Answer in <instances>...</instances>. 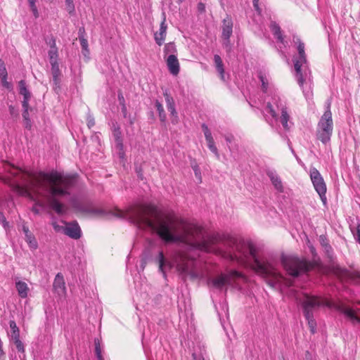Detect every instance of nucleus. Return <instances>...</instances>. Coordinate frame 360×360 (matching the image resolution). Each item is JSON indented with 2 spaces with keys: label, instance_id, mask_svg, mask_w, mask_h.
Masks as SVG:
<instances>
[{
  "label": "nucleus",
  "instance_id": "obj_1",
  "mask_svg": "<svg viewBox=\"0 0 360 360\" xmlns=\"http://www.w3.org/2000/svg\"><path fill=\"white\" fill-rule=\"evenodd\" d=\"M128 217L139 229L155 231L167 243H180L186 246L187 252L175 251L171 260L165 257L162 251L159 252L157 261L164 276L167 269L176 266L183 280L200 278L201 274L196 267L195 252L200 250L223 256L228 254L231 260L251 261L255 271L269 278L267 283L274 288L292 285L290 279L278 271L274 259L258 255L256 247L251 242L219 234L205 239L202 227L187 223L174 214L162 213L153 205L131 207L128 211Z\"/></svg>",
  "mask_w": 360,
  "mask_h": 360
},
{
  "label": "nucleus",
  "instance_id": "obj_2",
  "mask_svg": "<svg viewBox=\"0 0 360 360\" xmlns=\"http://www.w3.org/2000/svg\"><path fill=\"white\" fill-rule=\"evenodd\" d=\"M76 178L72 175H63L57 171L40 172L34 179V188L40 190L39 195L44 198L51 209L57 214L64 213V205L58 198L70 195V189L75 186Z\"/></svg>",
  "mask_w": 360,
  "mask_h": 360
},
{
  "label": "nucleus",
  "instance_id": "obj_3",
  "mask_svg": "<svg viewBox=\"0 0 360 360\" xmlns=\"http://www.w3.org/2000/svg\"><path fill=\"white\" fill-rule=\"evenodd\" d=\"M290 296L293 297L297 303L300 304L302 308L304 316L307 321L309 328L312 334L316 331V321L314 319V313L321 306H330L326 301L320 300L318 297L303 294L302 297L300 295L292 290H290Z\"/></svg>",
  "mask_w": 360,
  "mask_h": 360
},
{
  "label": "nucleus",
  "instance_id": "obj_4",
  "mask_svg": "<svg viewBox=\"0 0 360 360\" xmlns=\"http://www.w3.org/2000/svg\"><path fill=\"white\" fill-rule=\"evenodd\" d=\"M292 41L297 45V55L294 56L292 60L295 70V77L301 88H303L304 82L310 79L311 71L309 70L307 56L305 53V46L304 42L296 35L292 37Z\"/></svg>",
  "mask_w": 360,
  "mask_h": 360
},
{
  "label": "nucleus",
  "instance_id": "obj_5",
  "mask_svg": "<svg viewBox=\"0 0 360 360\" xmlns=\"http://www.w3.org/2000/svg\"><path fill=\"white\" fill-rule=\"evenodd\" d=\"M281 262L287 273L292 277H298L301 274L310 271L313 264L304 259L282 255Z\"/></svg>",
  "mask_w": 360,
  "mask_h": 360
},
{
  "label": "nucleus",
  "instance_id": "obj_6",
  "mask_svg": "<svg viewBox=\"0 0 360 360\" xmlns=\"http://www.w3.org/2000/svg\"><path fill=\"white\" fill-rule=\"evenodd\" d=\"M333 124L332 112L330 111V103H328L327 108L321 116L319 123L316 136L323 144H326L330 140L333 133Z\"/></svg>",
  "mask_w": 360,
  "mask_h": 360
},
{
  "label": "nucleus",
  "instance_id": "obj_7",
  "mask_svg": "<svg viewBox=\"0 0 360 360\" xmlns=\"http://www.w3.org/2000/svg\"><path fill=\"white\" fill-rule=\"evenodd\" d=\"M266 110L269 112L274 118L277 117V111H281V116L280 117V122L283 125V128L288 129V120L290 116L287 111V108L285 103L281 101L280 97L274 96L271 102H268L266 107Z\"/></svg>",
  "mask_w": 360,
  "mask_h": 360
},
{
  "label": "nucleus",
  "instance_id": "obj_8",
  "mask_svg": "<svg viewBox=\"0 0 360 360\" xmlns=\"http://www.w3.org/2000/svg\"><path fill=\"white\" fill-rule=\"evenodd\" d=\"M71 203L72 207L77 211L94 216H103L105 214V211L103 209L96 207L89 200H77L75 198H72Z\"/></svg>",
  "mask_w": 360,
  "mask_h": 360
},
{
  "label": "nucleus",
  "instance_id": "obj_9",
  "mask_svg": "<svg viewBox=\"0 0 360 360\" xmlns=\"http://www.w3.org/2000/svg\"><path fill=\"white\" fill-rule=\"evenodd\" d=\"M244 276L242 273L236 271L231 270L229 274H222L217 277L209 280L210 283L214 288L221 290L225 285H230L235 278H243Z\"/></svg>",
  "mask_w": 360,
  "mask_h": 360
},
{
  "label": "nucleus",
  "instance_id": "obj_10",
  "mask_svg": "<svg viewBox=\"0 0 360 360\" xmlns=\"http://www.w3.org/2000/svg\"><path fill=\"white\" fill-rule=\"evenodd\" d=\"M310 178L316 191L318 193L320 198L324 205H327L326 185L321 176L320 172L316 168L310 169Z\"/></svg>",
  "mask_w": 360,
  "mask_h": 360
},
{
  "label": "nucleus",
  "instance_id": "obj_11",
  "mask_svg": "<svg viewBox=\"0 0 360 360\" xmlns=\"http://www.w3.org/2000/svg\"><path fill=\"white\" fill-rule=\"evenodd\" d=\"M334 274L343 283L360 284V273L358 271H349L337 266L334 268Z\"/></svg>",
  "mask_w": 360,
  "mask_h": 360
},
{
  "label": "nucleus",
  "instance_id": "obj_12",
  "mask_svg": "<svg viewBox=\"0 0 360 360\" xmlns=\"http://www.w3.org/2000/svg\"><path fill=\"white\" fill-rule=\"evenodd\" d=\"M63 232L70 238L75 240L80 238L82 236L81 229L76 221L67 223L63 229Z\"/></svg>",
  "mask_w": 360,
  "mask_h": 360
},
{
  "label": "nucleus",
  "instance_id": "obj_13",
  "mask_svg": "<svg viewBox=\"0 0 360 360\" xmlns=\"http://www.w3.org/2000/svg\"><path fill=\"white\" fill-rule=\"evenodd\" d=\"M112 136L115 141L116 148L119 150V155L120 158L124 157L123 152V142L122 137V131L120 126L117 122H112Z\"/></svg>",
  "mask_w": 360,
  "mask_h": 360
},
{
  "label": "nucleus",
  "instance_id": "obj_14",
  "mask_svg": "<svg viewBox=\"0 0 360 360\" xmlns=\"http://www.w3.org/2000/svg\"><path fill=\"white\" fill-rule=\"evenodd\" d=\"M201 127L204 132L205 140L207 143L208 148L215 155L216 158L219 160L220 158L219 153L215 146L214 141L210 130L209 129L207 124H205V123H203Z\"/></svg>",
  "mask_w": 360,
  "mask_h": 360
},
{
  "label": "nucleus",
  "instance_id": "obj_15",
  "mask_svg": "<svg viewBox=\"0 0 360 360\" xmlns=\"http://www.w3.org/2000/svg\"><path fill=\"white\" fill-rule=\"evenodd\" d=\"M167 25L166 24L165 14L162 13V20L160 23V30L154 34V39L158 46H162L167 35Z\"/></svg>",
  "mask_w": 360,
  "mask_h": 360
},
{
  "label": "nucleus",
  "instance_id": "obj_16",
  "mask_svg": "<svg viewBox=\"0 0 360 360\" xmlns=\"http://www.w3.org/2000/svg\"><path fill=\"white\" fill-rule=\"evenodd\" d=\"M51 72L53 77V89L56 90V89L60 88V77H61V72L59 68V64L58 62L53 61L51 62Z\"/></svg>",
  "mask_w": 360,
  "mask_h": 360
},
{
  "label": "nucleus",
  "instance_id": "obj_17",
  "mask_svg": "<svg viewBox=\"0 0 360 360\" xmlns=\"http://www.w3.org/2000/svg\"><path fill=\"white\" fill-rule=\"evenodd\" d=\"M269 28L278 42L282 44L284 47L288 46V41L284 39L282 31L279 25L275 21H271Z\"/></svg>",
  "mask_w": 360,
  "mask_h": 360
},
{
  "label": "nucleus",
  "instance_id": "obj_18",
  "mask_svg": "<svg viewBox=\"0 0 360 360\" xmlns=\"http://www.w3.org/2000/svg\"><path fill=\"white\" fill-rule=\"evenodd\" d=\"M164 96L167 104V108L170 112L174 119L172 120V123L176 122L178 119V114L175 108V103L174 98L170 96L168 91L166 90L164 92Z\"/></svg>",
  "mask_w": 360,
  "mask_h": 360
},
{
  "label": "nucleus",
  "instance_id": "obj_19",
  "mask_svg": "<svg viewBox=\"0 0 360 360\" xmlns=\"http://www.w3.org/2000/svg\"><path fill=\"white\" fill-rule=\"evenodd\" d=\"M167 65L171 74L176 75L179 72V63L176 56L174 54H171L167 59Z\"/></svg>",
  "mask_w": 360,
  "mask_h": 360
},
{
  "label": "nucleus",
  "instance_id": "obj_20",
  "mask_svg": "<svg viewBox=\"0 0 360 360\" xmlns=\"http://www.w3.org/2000/svg\"><path fill=\"white\" fill-rule=\"evenodd\" d=\"M319 240L327 257L332 260L334 257V252L326 236L321 235L319 238Z\"/></svg>",
  "mask_w": 360,
  "mask_h": 360
},
{
  "label": "nucleus",
  "instance_id": "obj_21",
  "mask_svg": "<svg viewBox=\"0 0 360 360\" xmlns=\"http://www.w3.org/2000/svg\"><path fill=\"white\" fill-rule=\"evenodd\" d=\"M53 290L58 295L63 294L65 292V283L63 276L60 273H58L55 277L53 284Z\"/></svg>",
  "mask_w": 360,
  "mask_h": 360
},
{
  "label": "nucleus",
  "instance_id": "obj_22",
  "mask_svg": "<svg viewBox=\"0 0 360 360\" xmlns=\"http://www.w3.org/2000/svg\"><path fill=\"white\" fill-rule=\"evenodd\" d=\"M19 94L23 96V101H22V106H26L29 103V101L31 98V93L27 88L26 82L22 79L18 82Z\"/></svg>",
  "mask_w": 360,
  "mask_h": 360
},
{
  "label": "nucleus",
  "instance_id": "obj_23",
  "mask_svg": "<svg viewBox=\"0 0 360 360\" xmlns=\"http://www.w3.org/2000/svg\"><path fill=\"white\" fill-rule=\"evenodd\" d=\"M233 32V22L230 18H226L223 20L222 25V34L223 39L230 38Z\"/></svg>",
  "mask_w": 360,
  "mask_h": 360
},
{
  "label": "nucleus",
  "instance_id": "obj_24",
  "mask_svg": "<svg viewBox=\"0 0 360 360\" xmlns=\"http://www.w3.org/2000/svg\"><path fill=\"white\" fill-rule=\"evenodd\" d=\"M267 176L270 179L274 188L278 192H281V193L283 192V184H282L281 179L278 176V175L274 171H269V172H267Z\"/></svg>",
  "mask_w": 360,
  "mask_h": 360
},
{
  "label": "nucleus",
  "instance_id": "obj_25",
  "mask_svg": "<svg viewBox=\"0 0 360 360\" xmlns=\"http://www.w3.org/2000/svg\"><path fill=\"white\" fill-rule=\"evenodd\" d=\"M341 311L348 317L353 323H360V316H359L355 311L347 307H341Z\"/></svg>",
  "mask_w": 360,
  "mask_h": 360
},
{
  "label": "nucleus",
  "instance_id": "obj_26",
  "mask_svg": "<svg viewBox=\"0 0 360 360\" xmlns=\"http://www.w3.org/2000/svg\"><path fill=\"white\" fill-rule=\"evenodd\" d=\"M15 288L17 289L18 295L21 298H26L27 297L29 288L25 282L21 281L16 282Z\"/></svg>",
  "mask_w": 360,
  "mask_h": 360
},
{
  "label": "nucleus",
  "instance_id": "obj_27",
  "mask_svg": "<svg viewBox=\"0 0 360 360\" xmlns=\"http://www.w3.org/2000/svg\"><path fill=\"white\" fill-rule=\"evenodd\" d=\"M214 61L215 63L216 69L223 81H225V74H224V64L221 57L219 55H214Z\"/></svg>",
  "mask_w": 360,
  "mask_h": 360
},
{
  "label": "nucleus",
  "instance_id": "obj_28",
  "mask_svg": "<svg viewBox=\"0 0 360 360\" xmlns=\"http://www.w3.org/2000/svg\"><path fill=\"white\" fill-rule=\"evenodd\" d=\"M23 232L25 233V237L27 238V242H28L32 248H37V242L35 238L32 236V235L30 233L29 229L26 226H23L22 227Z\"/></svg>",
  "mask_w": 360,
  "mask_h": 360
},
{
  "label": "nucleus",
  "instance_id": "obj_29",
  "mask_svg": "<svg viewBox=\"0 0 360 360\" xmlns=\"http://www.w3.org/2000/svg\"><path fill=\"white\" fill-rule=\"evenodd\" d=\"M258 77L259 81L262 83V90L263 92L266 93L269 88V79L266 75L262 72H259L258 74Z\"/></svg>",
  "mask_w": 360,
  "mask_h": 360
},
{
  "label": "nucleus",
  "instance_id": "obj_30",
  "mask_svg": "<svg viewBox=\"0 0 360 360\" xmlns=\"http://www.w3.org/2000/svg\"><path fill=\"white\" fill-rule=\"evenodd\" d=\"M155 105L156 107L157 111L158 112L160 121L162 122H165L166 120L167 117L163 105L158 100L155 101Z\"/></svg>",
  "mask_w": 360,
  "mask_h": 360
},
{
  "label": "nucleus",
  "instance_id": "obj_31",
  "mask_svg": "<svg viewBox=\"0 0 360 360\" xmlns=\"http://www.w3.org/2000/svg\"><path fill=\"white\" fill-rule=\"evenodd\" d=\"M48 56L49 58V62H56L58 59V48L56 46L53 45L52 48H51L48 51Z\"/></svg>",
  "mask_w": 360,
  "mask_h": 360
},
{
  "label": "nucleus",
  "instance_id": "obj_32",
  "mask_svg": "<svg viewBox=\"0 0 360 360\" xmlns=\"http://www.w3.org/2000/svg\"><path fill=\"white\" fill-rule=\"evenodd\" d=\"M95 353L97 358V360H104L102 354H101V348L100 345V340L98 339H95Z\"/></svg>",
  "mask_w": 360,
  "mask_h": 360
},
{
  "label": "nucleus",
  "instance_id": "obj_33",
  "mask_svg": "<svg viewBox=\"0 0 360 360\" xmlns=\"http://www.w3.org/2000/svg\"><path fill=\"white\" fill-rule=\"evenodd\" d=\"M355 240L360 244V224H358L356 228L351 229Z\"/></svg>",
  "mask_w": 360,
  "mask_h": 360
},
{
  "label": "nucleus",
  "instance_id": "obj_34",
  "mask_svg": "<svg viewBox=\"0 0 360 360\" xmlns=\"http://www.w3.org/2000/svg\"><path fill=\"white\" fill-rule=\"evenodd\" d=\"M192 169L194 172L195 177L199 180L200 182L202 181L201 178V172L199 166L196 163H191Z\"/></svg>",
  "mask_w": 360,
  "mask_h": 360
},
{
  "label": "nucleus",
  "instance_id": "obj_35",
  "mask_svg": "<svg viewBox=\"0 0 360 360\" xmlns=\"http://www.w3.org/2000/svg\"><path fill=\"white\" fill-rule=\"evenodd\" d=\"M164 51H165V53H173L176 52V46H175L174 43L169 42V43H167V44H165Z\"/></svg>",
  "mask_w": 360,
  "mask_h": 360
},
{
  "label": "nucleus",
  "instance_id": "obj_36",
  "mask_svg": "<svg viewBox=\"0 0 360 360\" xmlns=\"http://www.w3.org/2000/svg\"><path fill=\"white\" fill-rule=\"evenodd\" d=\"M30 9L32 10L33 15L35 18H38L39 13L36 6V0H28Z\"/></svg>",
  "mask_w": 360,
  "mask_h": 360
},
{
  "label": "nucleus",
  "instance_id": "obj_37",
  "mask_svg": "<svg viewBox=\"0 0 360 360\" xmlns=\"http://www.w3.org/2000/svg\"><path fill=\"white\" fill-rule=\"evenodd\" d=\"M4 77H8V72L4 62L0 59V78Z\"/></svg>",
  "mask_w": 360,
  "mask_h": 360
},
{
  "label": "nucleus",
  "instance_id": "obj_38",
  "mask_svg": "<svg viewBox=\"0 0 360 360\" xmlns=\"http://www.w3.org/2000/svg\"><path fill=\"white\" fill-rule=\"evenodd\" d=\"M38 207L44 208V203L39 200L34 203V206L32 208V211L36 214H39V210L38 209Z\"/></svg>",
  "mask_w": 360,
  "mask_h": 360
},
{
  "label": "nucleus",
  "instance_id": "obj_39",
  "mask_svg": "<svg viewBox=\"0 0 360 360\" xmlns=\"http://www.w3.org/2000/svg\"><path fill=\"white\" fill-rule=\"evenodd\" d=\"M65 3L69 13H73L75 12V4L73 0H65Z\"/></svg>",
  "mask_w": 360,
  "mask_h": 360
},
{
  "label": "nucleus",
  "instance_id": "obj_40",
  "mask_svg": "<svg viewBox=\"0 0 360 360\" xmlns=\"http://www.w3.org/2000/svg\"><path fill=\"white\" fill-rule=\"evenodd\" d=\"M14 344L18 352L25 353V347L22 342L20 340L14 342Z\"/></svg>",
  "mask_w": 360,
  "mask_h": 360
},
{
  "label": "nucleus",
  "instance_id": "obj_41",
  "mask_svg": "<svg viewBox=\"0 0 360 360\" xmlns=\"http://www.w3.org/2000/svg\"><path fill=\"white\" fill-rule=\"evenodd\" d=\"M1 84L4 87L6 88L8 90H11L13 89L12 84L7 81V77L1 78Z\"/></svg>",
  "mask_w": 360,
  "mask_h": 360
},
{
  "label": "nucleus",
  "instance_id": "obj_42",
  "mask_svg": "<svg viewBox=\"0 0 360 360\" xmlns=\"http://www.w3.org/2000/svg\"><path fill=\"white\" fill-rule=\"evenodd\" d=\"M22 108H23V111H22V115L23 120L30 118L29 112H28L29 103H27V105L26 106H22Z\"/></svg>",
  "mask_w": 360,
  "mask_h": 360
},
{
  "label": "nucleus",
  "instance_id": "obj_43",
  "mask_svg": "<svg viewBox=\"0 0 360 360\" xmlns=\"http://www.w3.org/2000/svg\"><path fill=\"white\" fill-rule=\"evenodd\" d=\"M95 124L94 118L92 115H89L87 117V126L89 129L94 127Z\"/></svg>",
  "mask_w": 360,
  "mask_h": 360
},
{
  "label": "nucleus",
  "instance_id": "obj_44",
  "mask_svg": "<svg viewBox=\"0 0 360 360\" xmlns=\"http://www.w3.org/2000/svg\"><path fill=\"white\" fill-rule=\"evenodd\" d=\"M9 326H10L12 332H15V331L17 332L19 330V328L17 326L15 321L13 320H11L9 321Z\"/></svg>",
  "mask_w": 360,
  "mask_h": 360
},
{
  "label": "nucleus",
  "instance_id": "obj_45",
  "mask_svg": "<svg viewBox=\"0 0 360 360\" xmlns=\"http://www.w3.org/2000/svg\"><path fill=\"white\" fill-rule=\"evenodd\" d=\"M117 98H118V101L120 103V105L121 106H123V105H126L125 104V99H124V97L122 94V93L121 91H119L118 94H117Z\"/></svg>",
  "mask_w": 360,
  "mask_h": 360
},
{
  "label": "nucleus",
  "instance_id": "obj_46",
  "mask_svg": "<svg viewBox=\"0 0 360 360\" xmlns=\"http://www.w3.org/2000/svg\"><path fill=\"white\" fill-rule=\"evenodd\" d=\"M11 340L14 342L17 341V340H20V331H17V332H12V334H11Z\"/></svg>",
  "mask_w": 360,
  "mask_h": 360
},
{
  "label": "nucleus",
  "instance_id": "obj_47",
  "mask_svg": "<svg viewBox=\"0 0 360 360\" xmlns=\"http://www.w3.org/2000/svg\"><path fill=\"white\" fill-rule=\"evenodd\" d=\"M0 221L2 223V225L5 229L8 226V223L6 221V217L1 212H0Z\"/></svg>",
  "mask_w": 360,
  "mask_h": 360
},
{
  "label": "nucleus",
  "instance_id": "obj_48",
  "mask_svg": "<svg viewBox=\"0 0 360 360\" xmlns=\"http://www.w3.org/2000/svg\"><path fill=\"white\" fill-rule=\"evenodd\" d=\"M80 44H81L82 49L88 51V50H87V47H88L87 40L85 39H80Z\"/></svg>",
  "mask_w": 360,
  "mask_h": 360
},
{
  "label": "nucleus",
  "instance_id": "obj_49",
  "mask_svg": "<svg viewBox=\"0 0 360 360\" xmlns=\"http://www.w3.org/2000/svg\"><path fill=\"white\" fill-rule=\"evenodd\" d=\"M121 110H122L123 117L124 118H127L128 117V112H127V109L126 105H123V106H121ZM129 117L130 118V116H129Z\"/></svg>",
  "mask_w": 360,
  "mask_h": 360
},
{
  "label": "nucleus",
  "instance_id": "obj_50",
  "mask_svg": "<svg viewBox=\"0 0 360 360\" xmlns=\"http://www.w3.org/2000/svg\"><path fill=\"white\" fill-rule=\"evenodd\" d=\"M252 3H253V6L255 8V10L259 13H261V9L259 7V0H252Z\"/></svg>",
  "mask_w": 360,
  "mask_h": 360
},
{
  "label": "nucleus",
  "instance_id": "obj_51",
  "mask_svg": "<svg viewBox=\"0 0 360 360\" xmlns=\"http://www.w3.org/2000/svg\"><path fill=\"white\" fill-rule=\"evenodd\" d=\"M224 39V46L227 49H231V42H230V38H228V39Z\"/></svg>",
  "mask_w": 360,
  "mask_h": 360
},
{
  "label": "nucleus",
  "instance_id": "obj_52",
  "mask_svg": "<svg viewBox=\"0 0 360 360\" xmlns=\"http://www.w3.org/2000/svg\"><path fill=\"white\" fill-rule=\"evenodd\" d=\"M24 120V124H25V127L27 128V129H31V127H32V122H31V120L30 118L28 119H26V120Z\"/></svg>",
  "mask_w": 360,
  "mask_h": 360
},
{
  "label": "nucleus",
  "instance_id": "obj_53",
  "mask_svg": "<svg viewBox=\"0 0 360 360\" xmlns=\"http://www.w3.org/2000/svg\"><path fill=\"white\" fill-rule=\"evenodd\" d=\"M224 139L227 143H231L233 140V136L231 134L224 135Z\"/></svg>",
  "mask_w": 360,
  "mask_h": 360
},
{
  "label": "nucleus",
  "instance_id": "obj_54",
  "mask_svg": "<svg viewBox=\"0 0 360 360\" xmlns=\"http://www.w3.org/2000/svg\"><path fill=\"white\" fill-rule=\"evenodd\" d=\"M47 44H49L50 46V49L52 48L53 45L54 44V46H56V39L55 38L53 37H51V39L49 40V42H47Z\"/></svg>",
  "mask_w": 360,
  "mask_h": 360
},
{
  "label": "nucleus",
  "instance_id": "obj_55",
  "mask_svg": "<svg viewBox=\"0 0 360 360\" xmlns=\"http://www.w3.org/2000/svg\"><path fill=\"white\" fill-rule=\"evenodd\" d=\"M198 8L200 11L202 12L205 11V5L202 3L198 4Z\"/></svg>",
  "mask_w": 360,
  "mask_h": 360
},
{
  "label": "nucleus",
  "instance_id": "obj_56",
  "mask_svg": "<svg viewBox=\"0 0 360 360\" xmlns=\"http://www.w3.org/2000/svg\"><path fill=\"white\" fill-rule=\"evenodd\" d=\"M136 172L138 173V176L140 178V179H143V174L141 173V169H136Z\"/></svg>",
  "mask_w": 360,
  "mask_h": 360
},
{
  "label": "nucleus",
  "instance_id": "obj_57",
  "mask_svg": "<svg viewBox=\"0 0 360 360\" xmlns=\"http://www.w3.org/2000/svg\"><path fill=\"white\" fill-rule=\"evenodd\" d=\"M53 226L56 231H59L60 229V226L56 224V223L53 224Z\"/></svg>",
  "mask_w": 360,
  "mask_h": 360
},
{
  "label": "nucleus",
  "instance_id": "obj_58",
  "mask_svg": "<svg viewBox=\"0 0 360 360\" xmlns=\"http://www.w3.org/2000/svg\"><path fill=\"white\" fill-rule=\"evenodd\" d=\"M291 150H292V153L295 155V156L296 157V158H297V159H298V158L297 157V155H295V153L294 150H293V149H291Z\"/></svg>",
  "mask_w": 360,
  "mask_h": 360
},
{
  "label": "nucleus",
  "instance_id": "obj_59",
  "mask_svg": "<svg viewBox=\"0 0 360 360\" xmlns=\"http://www.w3.org/2000/svg\"><path fill=\"white\" fill-rule=\"evenodd\" d=\"M130 124H133V121L130 119Z\"/></svg>",
  "mask_w": 360,
  "mask_h": 360
},
{
  "label": "nucleus",
  "instance_id": "obj_60",
  "mask_svg": "<svg viewBox=\"0 0 360 360\" xmlns=\"http://www.w3.org/2000/svg\"><path fill=\"white\" fill-rule=\"evenodd\" d=\"M283 360H285V359H283Z\"/></svg>",
  "mask_w": 360,
  "mask_h": 360
}]
</instances>
